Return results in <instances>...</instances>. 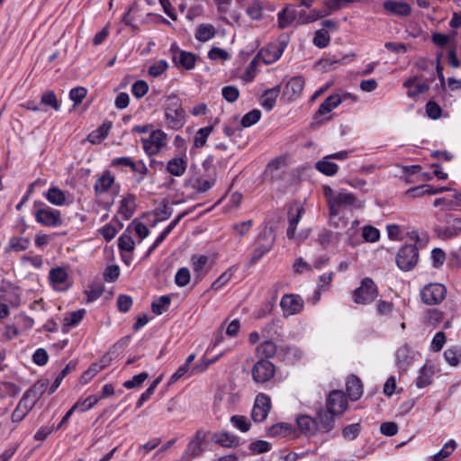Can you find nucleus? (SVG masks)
I'll list each match as a JSON object with an SVG mask.
<instances>
[{"instance_id":"f257e3e1","label":"nucleus","mask_w":461,"mask_h":461,"mask_svg":"<svg viewBox=\"0 0 461 461\" xmlns=\"http://www.w3.org/2000/svg\"><path fill=\"white\" fill-rule=\"evenodd\" d=\"M167 124L170 128H180L184 124L185 113L180 100L176 95L168 96L165 104Z\"/></svg>"},{"instance_id":"f03ea898","label":"nucleus","mask_w":461,"mask_h":461,"mask_svg":"<svg viewBox=\"0 0 461 461\" xmlns=\"http://www.w3.org/2000/svg\"><path fill=\"white\" fill-rule=\"evenodd\" d=\"M304 212V209L300 205L292 206L289 209L288 212V221L289 226L287 229V237L289 240H294L297 242H302L306 240L309 236V230H303L299 231L297 234L295 233L296 225L301 220L303 213Z\"/></svg>"},{"instance_id":"7ed1b4c3","label":"nucleus","mask_w":461,"mask_h":461,"mask_svg":"<svg viewBox=\"0 0 461 461\" xmlns=\"http://www.w3.org/2000/svg\"><path fill=\"white\" fill-rule=\"evenodd\" d=\"M378 295V291L374 281L366 277L362 279L361 285L353 292V300L357 304H367L373 302Z\"/></svg>"},{"instance_id":"20e7f679","label":"nucleus","mask_w":461,"mask_h":461,"mask_svg":"<svg viewBox=\"0 0 461 461\" xmlns=\"http://www.w3.org/2000/svg\"><path fill=\"white\" fill-rule=\"evenodd\" d=\"M419 258L416 245H406L400 249L396 256V264L403 271L412 269Z\"/></svg>"},{"instance_id":"39448f33","label":"nucleus","mask_w":461,"mask_h":461,"mask_svg":"<svg viewBox=\"0 0 461 461\" xmlns=\"http://www.w3.org/2000/svg\"><path fill=\"white\" fill-rule=\"evenodd\" d=\"M143 149L149 157L159 153L167 145V134L160 130L154 131L148 138L141 139Z\"/></svg>"},{"instance_id":"423d86ee","label":"nucleus","mask_w":461,"mask_h":461,"mask_svg":"<svg viewBox=\"0 0 461 461\" xmlns=\"http://www.w3.org/2000/svg\"><path fill=\"white\" fill-rule=\"evenodd\" d=\"M447 289L441 284H429L420 292L421 300L428 305H435L441 303L446 296Z\"/></svg>"},{"instance_id":"0eeeda50","label":"nucleus","mask_w":461,"mask_h":461,"mask_svg":"<svg viewBox=\"0 0 461 461\" xmlns=\"http://www.w3.org/2000/svg\"><path fill=\"white\" fill-rule=\"evenodd\" d=\"M304 302L298 294H286L282 296L280 307L285 317L292 316L301 312L303 309Z\"/></svg>"},{"instance_id":"6e6552de","label":"nucleus","mask_w":461,"mask_h":461,"mask_svg":"<svg viewBox=\"0 0 461 461\" xmlns=\"http://www.w3.org/2000/svg\"><path fill=\"white\" fill-rule=\"evenodd\" d=\"M275 375V366L268 360H258L252 368L253 380L256 383H266Z\"/></svg>"},{"instance_id":"1a4fd4ad","label":"nucleus","mask_w":461,"mask_h":461,"mask_svg":"<svg viewBox=\"0 0 461 461\" xmlns=\"http://www.w3.org/2000/svg\"><path fill=\"white\" fill-rule=\"evenodd\" d=\"M271 409L270 397L265 393H259L255 400L251 412V418L256 422L264 421Z\"/></svg>"},{"instance_id":"9d476101","label":"nucleus","mask_w":461,"mask_h":461,"mask_svg":"<svg viewBox=\"0 0 461 461\" xmlns=\"http://www.w3.org/2000/svg\"><path fill=\"white\" fill-rule=\"evenodd\" d=\"M348 408V399L342 391H332L326 401V409L337 414L342 415Z\"/></svg>"},{"instance_id":"9b49d317","label":"nucleus","mask_w":461,"mask_h":461,"mask_svg":"<svg viewBox=\"0 0 461 461\" xmlns=\"http://www.w3.org/2000/svg\"><path fill=\"white\" fill-rule=\"evenodd\" d=\"M283 50L275 44L268 45L267 48L262 49L250 61V67L253 68L259 62L266 64H272L278 60L282 56Z\"/></svg>"},{"instance_id":"f8f14e48","label":"nucleus","mask_w":461,"mask_h":461,"mask_svg":"<svg viewBox=\"0 0 461 461\" xmlns=\"http://www.w3.org/2000/svg\"><path fill=\"white\" fill-rule=\"evenodd\" d=\"M171 51L173 52L172 59L176 66H181L185 69H192L194 68L196 56L188 51L177 50L176 44L171 46Z\"/></svg>"},{"instance_id":"ddd939ff","label":"nucleus","mask_w":461,"mask_h":461,"mask_svg":"<svg viewBox=\"0 0 461 461\" xmlns=\"http://www.w3.org/2000/svg\"><path fill=\"white\" fill-rule=\"evenodd\" d=\"M337 414H333L330 411L326 408L319 410L315 418L318 430L328 433L331 431L335 427V417Z\"/></svg>"},{"instance_id":"4468645a","label":"nucleus","mask_w":461,"mask_h":461,"mask_svg":"<svg viewBox=\"0 0 461 461\" xmlns=\"http://www.w3.org/2000/svg\"><path fill=\"white\" fill-rule=\"evenodd\" d=\"M35 218L38 222L45 226H59L62 223L60 212L50 208L38 210Z\"/></svg>"},{"instance_id":"2eb2a0df","label":"nucleus","mask_w":461,"mask_h":461,"mask_svg":"<svg viewBox=\"0 0 461 461\" xmlns=\"http://www.w3.org/2000/svg\"><path fill=\"white\" fill-rule=\"evenodd\" d=\"M304 86V80L302 77H292L286 84L284 95L289 100H294L301 95Z\"/></svg>"},{"instance_id":"dca6fc26","label":"nucleus","mask_w":461,"mask_h":461,"mask_svg":"<svg viewBox=\"0 0 461 461\" xmlns=\"http://www.w3.org/2000/svg\"><path fill=\"white\" fill-rule=\"evenodd\" d=\"M383 5L385 11L399 16H408L411 12L410 5L406 2L387 0Z\"/></svg>"},{"instance_id":"f3484780","label":"nucleus","mask_w":461,"mask_h":461,"mask_svg":"<svg viewBox=\"0 0 461 461\" xmlns=\"http://www.w3.org/2000/svg\"><path fill=\"white\" fill-rule=\"evenodd\" d=\"M357 202V198L354 194L347 192H339V194L329 198L330 209L331 212L337 210L339 206L354 205Z\"/></svg>"},{"instance_id":"a211bd4d","label":"nucleus","mask_w":461,"mask_h":461,"mask_svg":"<svg viewBox=\"0 0 461 461\" xmlns=\"http://www.w3.org/2000/svg\"><path fill=\"white\" fill-rule=\"evenodd\" d=\"M34 405V402H32L23 395L12 414V421H22L25 418V416L32 411Z\"/></svg>"},{"instance_id":"6ab92c4d","label":"nucleus","mask_w":461,"mask_h":461,"mask_svg":"<svg viewBox=\"0 0 461 461\" xmlns=\"http://www.w3.org/2000/svg\"><path fill=\"white\" fill-rule=\"evenodd\" d=\"M280 91L281 86H276L273 88L267 89L263 93L260 98V104L266 111H271L274 108Z\"/></svg>"},{"instance_id":"aec40b11","label":"nucleus","mask_w":461,"mask_h":461,"mask_svg":"<svg viewBox=\"0 0 461 461\" xmlns=\"http://www.w3.org/2000/svg\"><path fill=\"white\" fill-rule=\"evenodd\" d=\"M205 438V435L198 430L193 439L189 442L188 447L185 450V455L189 457L198 456L203 453V442Z\"/></svg>"},{"instance_id":"412c9836","label":"nucleus","mask_w":461,"mask_h":461,"mask_svg":"<svg viewBox=\"0 0 461 461\" xmlns=\"http://www.w3.org/2000/svg\"><path fill=\"white\" fill-rule=\"evenodd\" d=\"M341 233L339 231L333 233L330 230H321L319 235L317 241L322 247L327 249L330 246L337 244L340 240Z\"/></svg>"},{"instance_id":"4be33fe9","label":"nucleus","mask_w":461,"mask_h":461,"mask_svg":"<svg viewBox=\"0 0 461 461\" xmlns=\"http://www.w3.org/2000/svg\"><path fill=\"white\" fill-rule=\"evenodd\" d=\"M49 385V381L47 379L45 380H39L36 382L32 388H30L28 391L25 392L23 394L26 398H28L30 401L36 402L39 401V399L42 396L44 393L47 386Z\"/></svg>"},{"instance_id":"5701e85b","label":"nucleus","mask_w":461,"mask_h":461,"mask_svg":"<svg viewBox=\"0 0 461 461\" xmlns=\"http://www.w3.org/2000/svg\"><path fill=\"white\" fill-rule=\"evenodd\" d=\"M209 258L205 255H194L191 258L192 267L194 275L199 277L205 275L208 270Z\"/></svg>"},{"instance_id":"b1692460","label":"nucleus","mask_w":461,"mask_h":461,"mask_svg":"<svg viewBox=\"0 0 461 461\" xmlns=\"http://www.w3.org/2000/svg\"><path fill=\"white\" fill-rule=\"evenodd\" d=\"M212 441L224 447H236L240 445V438L228 432L215 433Z\"/></svg>"},{"instance_id":"393cba45","label":"nucleus","mask_w":461,"mask_h":461,"mask_svg":"<svg viewBox=\"0 0 461 461\" xmlns=\"http://www.w3.org/2000/svg\"><path fill=\"white\" fill-rule=\"evenodd\" d=\"M347 393L352 401L358 400L363 393V386L359 378L351 375L347 381Z\"/></svg>"},{"instance_id":"a878e982","label":"nucleus","mask_w":461,"mask_h":461,"mask_svg":"<svg viewBox=\"0 0 461 461\" xmlns=\"http://www.w3.org/2000/svg\"><path fill=\"white\" fill-rule=\"evenodd\" d=\"M68 272L63 267H55L50 271L49 278L56 289L63 290L68 280Z\"/></svg>"},{"instance_id":"bb28decb","label":"nucleus","mask_w":461,"mask_h":461,"mask_svg":"<svg viewBox=\"0 0 461 461\" xmlns=\"http://www.w3.org/2000/svg\"><path fill=\"white\" fill-rule=\"evenodd\" d=\"M136 208L135 196L133 194H127L121 201V205L118 212L125 219L129 220Z\"/></svg>"},{"instance_id":"cd10ccee","label":"nucleus","mask_w":461,"mask_h":461,"mask_svg":"<svg viewBox=\"0 0 461 461\" xmlns=\"http://www.w3.org/2000/svg\"><path fill=\"white\" fill-rule=\"evenodd\" d=\"M298 428L306 435H314L318 430L315 419L308 415H301L296 420Z\"/></svg>"},{"instance_id":"c85d7f7f","label":"nucleus","mask_w":461,"mask_h":461,"mask_svg":"<svg viewBox=\"0 0 461 461\" xmlns=\"http://www.w3.org/2000/svg\"><path fill=\"white\" fill-rule=\"evenodd\" d=\"M187 163L181 158L170 159L167 165V170L173 176H181L186 169Z\"/></svg>"},{"instance_id":"c756f323","label":"nucleus","mask_w":461,"mask_h":461,"mask_svg":"<svg viewBox=\"0 0 461 461\" xmlns=\"http://www.w3.org/2000/svg\"><path fill=\"white\" fill-rule=\"evenodd\" d=\"M114 182V177L109 173L105 172L99 176L95 185V191L96 194H103L108 191Z\"/></svg>"},{"instance_id":"7c9ffc66","label":"nucleus","mask_w":461,"mask_h":461,"mask_svg":"<svg viewBox=\"0 0 461 461\" xmlns=\"http://www.w3.org/2000/svg\"><path fill=\"white\" fill-rule=\"evenodd\" d=\"M295 11L291 9L289 6L285 7L281 12L278 13V26L281 29L286 28L295 19Z\"/></svg>"},{"instance_id":"2f4dec72","label":"nucleus","mask_w":461,"mask_h":461,"mask_svg":"<svg viewBox=\"0 0 461 461\" xmlns=\"http://www.w3.org/2000/svg\"><path fill=\"white\" fill-rule=\"evenodd\" d=\"M341 103V98L339 95H330L326 100L320 105L318 113L325 115L331 112Z\"/></svg>"},{"instance_id":"473e14b6","label":"nucleus","mask_w":461,"mask_h":461,"mask_svg":"<svg viewBox=\"0 0 461 461\" xmlns=\"http://www.w3.org/2000/svg\"><path fill=\"white\" fill-rule=\"evenodd\" d=\"M276 352V346L271 340H265L256 348L258 357L269 358L275 356Z\"/></svg>"},{"instance_id":"72a5a7b5","label":"nucleus","mask_w":461,"mask_h":461,"mask_svg":"<svg viewBox=\"0 0 461 461\" xmlns=\"http://www.w3.org/2000/svg\"><path fill=\"white\" fill-rule=\"evenodd\" d=\"M85 313L86 311L84 309L68 313L64 319L63 331L68 332L70 327L78 324L82 321Z\"/></svg>"},{"instance_id":"f704fd0d","label":"nucleus","mask_w":461,"mask_h":461,"mask_svg":"<svg viewBox=\"0 0 461 461\" xmlns=\"http://www.w3.org/2000/svg\"><path fill=\"white\" fill-rule=\"evenodd\" d=\"M330 158H326V156L315 164V167L326 176H333L338 172V165L330 162Z\"/></svg>"},{"instance_id":"c9c22d12","label":"nucleus","mask_w":461,"mask_h":461,"mask_svg":"<svg viewBox=\"0 0 461 461\" xmlns=\"http://www.w3.org/2000/svg\"><path fill=\"white\" fill-rule=\"evenodd\" d=\"M433 375L432 366H424L420 371V375L416 380V385L419 388H424L430 384Z\"/></svg>"},{"instance_id":"e433bc0d","label":"nucleus","mask_w":461,"mask_h":461,"mask_svg":"<svg viewBox=\"0 0 461 461\" xmlns=\"http://www.w3.org/2000/svg\"><path fill=\"white\" fill-rule=\"evenodd\" d=\"M215 28L212 24H201L195 32V38L199 41H207L215 35Z\"/></svg>"},{"instance_id":"4c0bfd02","label":"nucleus","mask_w":461,"mask_h":461,"mask_svg":"<svg viewBox=\"0 0 461 461\" xmlns=\"http://www.w3.org/2000/svg\"><path fill=\"white\" fill-rule=\"evenodd\" d=\"M30 240L23 237H13L6 248V251H23L28 249Z\"/></svg>"},{"instance_id":"58836bf2","label":"nucleus","mask_w":461,"mask_h":461,"mask_svg":"<svg viewBox=\"0 0 461 461\" xmlns=\"http://www.w3.org/2000/svg\"><path fill=\"white\" fill-rule=\"evenodd\" d=\"M45 197L47 200L55 205H62L65 203L66 196L63 191L58 187H51L48 190Z\"/></svg>"},{"instance_id":"ea45409f","label":"nucleus","mask_w":461,"mask_h":461,"mask_svg":"<svg viewBox=\"0 0 461 461\" xmlns=\"http://www.w3.org/2000/svg\"><path fill=\"white\" fill-rule=\"evenodd\" d=\"M41 103L44 106H49L55 111H59L60 109L59 102L57 98V95L53 91H46L41 96Z\"/></svg>"},{"instance_id":"a19ab883","label":"nucleus","mask_w":461,"mask_h":461,"mask_svg":"<svg viewBox=\"0 0 461 461\" xmlns=\"http://www.w3.org/2000/svg\"><path fill=\"white\" fill-rule=\"evenodd\" d=\"M171 299L167 295L159 297L156 302L151 304L152 311L157 315H161L166 312L169 307Z\"/></svg>"},{"instance_id":"79ce46f5","label":"nucleus","mask_w":461,"mask_h":461,"mask_svg":"<svg viewBox=\"0 0 461 461\" xmlns=\"http://www.w3.org/2000/svg\"><path fill=\"white\" fill-rule=\"evenodd\" d=\"M456 441L454 439L449 440L448 442H447L444 445V447H442L441 450H439L438 453H436L433 456V460L440 461L444 458L448 457L452 454V452L456 449Z\"/></svg>"},{"instance_id":"37998d69","label":"nucleus","mask_w":461,"mask_h":461,"mask_svg":"<svg viewBox=\"0 0 461 461\" xmlns=\"http://www.w3.org/2000/svg\"><path fill=\"white\" fill-rule=\"evenodd\" d=\"M330 33L325 31L324 29L318 30L315 32L314 38H313V44L320 48H325L330 44Z\"/></svg>"},{"instance_id":"c03bdc74","label":"nucleus","mask_w":461,"mask_h":461,"mask_svg":"<svg viewBox=\"0 0 461 461\" xmlns=\"http://www.w3.org/2000/svg\"><path fill=\"white\" fill-rule=\"evenodd\" d=\"M273 246L266 243L258 244V246L254 249L251 254V258L249 260L250 265H254L257 261H258L262 257H264L267 253H268L272 249Z\"/></svg>"},{"instance_id":"a18cd8bd","label":"nucleus","mask_w":461,"mask_h":461,"mask_svg":"<svg viewBox=\"0 0 461 461\" xmlns=\"http://www.w3.org/2000/svg\"><path fill=\"white\" fill-rule=\"evenodd\" d=\"M233 275V267L224 271L211 285V289L219 290L223 287L231 278Z\"/></svg>"},{"instance_id":"49530a36","label":"nucleus","mask_w":461,"mask_h":461,"mask_svg":"<svg viewBox=\"0 0 461 461\" xmlns=\"http://www.w3.org/2000/svg\"><path fill=\"white\" fill-rule=\"evenodd\" d=\"M260 117L261 112L258 109H254L242 117L241 125L243 128L250 127L257 123L260 120Z\"/></svg>"},{"instance_id":"de8ad7c7","label":"nucleus","mask_w":461,"mask_h":461,"mask_svg":"<svg viewBox=\"0 0 461 461\" xmlns=\"http://www.w3.org/2000/svg\"><path fill=\"white\" fill-rule=\"evenodd\" d=\"M461 233V219H455L440 234L443 238H451Z\"/></svg>"},{"instance_id":"09e8293b","label":"nucleus","mask_w":461,"mask_h":461,"mask_svg":"<svg viewBox=\"0 0 461 461\" xmlns=\"http://www.w3.org/2000/svg\"><path fill=\"white\" fill-rule=\"evenodd\" d=\"M215 401L231 405L236 402V397L233 393L229 392L227 388H221L215 394Z\"/></svg>"},{"instance_id":"8fccbe9b","label":"nucleus","mask_w":461,"mask_h":461,"mask_svg":"<svg viewBox=\"0 0 461 461\" xmlns=\"http://www.w3.org/2000/svg\"><path fill=\"white\" fill-rule=\"evenodd\" d=\"M212 126L201 128L195 134V137L194 140V146L197 148L203 147L205 144L206 140H207L208 136L210 135V133L212 132Z\"/></svg>"},{"instance_id":"3c124183","label":"nucleus","mask_w":461,"mask_h":461,"mask_svg":"<svg viewBox=\"0 0 461 461\" xmlns=\"http://www.w3.org/2000/svg\"><path fill=\"white\" fill-rule=\"evenodd\" d=\"M104 293V286L102 284H93L86 291L87 302H94L97 300Z\"/></svg>"},{"instance_id":"603ef678","label":"nucleus","mask_w":461,"mask_h":461,"mask_svg":"<svg viewBox=\"0 0 461 461\" xmlns=\"http://www.w3.org/2000/svg\"><path fill=\"white\" fill-rule=\"evenodd\" d=\"M444 357L449 365L456 366L461 359V349L448 348L444 352Z\"/></svg>"},{"instance_id":"864d4df0","label":"nucleus","mask_w":461,"mask_h":461,"mask_svg":"<svg viewBox=\"0 0 461 461\" xmlns=\"http://www.w3.org/2000/svg\"><path fill=\"white\" fill-rule=\"evenodd\" d=\"M119 248L122 250L131 252L134 249V240L130 233L124 232L118 240Z\"/></svg>"},{"instance_id":"5fc2aeb1","label":"nucleus","mask_w":461,"mask_h":461,"mask_svg":"<svg viewBox=\"0 0 461 461\" xmlns=\"http://www.w3.org/2000/svg\"><path fill=\"white\" fill-rule=\"evenodd\" d=\"M167 68L168 64L166 60H158L149 67V75L157 77L162 75L167 70Z\"/></svg>"},{"instance_id":"6e6d98bb","label":"nucleus","mask_w":461,"mask_h":461,"mask_svg":"<svg viewBox=\"0 0 461 461\" xmlns=\"http://www.w3.org/2000/svg\"><path fill=\"white\" fill-rule=\"evenodd\" d=\"M360 429L361 426L359 423L350 424L342 429V435L346 439L353 440L358 436Z\"/></svg>"},{"instance_id":"4d7b16f0","label":"nucleus","mask_w":461,"mask_h":461,"mask_svg":"<svg viewBox=\"0 0 461 461\" xmlns=\"http://www.w3.org/2000/svg\"><path fill=\"white\" fill-rule=\"evenodd\" d=\"M175 281L178 286H185L190 282V272L188 268L181 267L178 269L175 276Z\"/></svg>"},{"instance_id":"13d9d810","label":"nucleus","mask_w":461,"mask_h":461,"mask_svg":"<svg viewBox=\"0 0 461 461\" xmlns=\"http://www.w3.org/2000/svg\"><path fill=\"white\" fill-rule=\"evenodd\" d=\"M215 184V178L212 176H210L207 179H197L194 184V188L199 193H204L208 191L210 188H212Z\"/></svg>"},{"instance_id":"bf43d9fd","label":"nucleus","mask_w":461,"mask_h":461,"mask_svg":"<svg viewBox=\"0 0 461 461\" xmlns=\"http://www.w3.org/2000/svg\"><path fill=\"white\" fill-rule=\"evenodd\" d=\"M230 421L241 432H247L250 429V424L245 416L234 415L230 418Z\"/></svg>"},{"instance_id":"052dcab7","label":"nucleus","mask_w":461,"mask_h":461,"mask_svg":"<svg viewBox=\"0 0 461 461\" xmlns=\"http://www.w3.org/2000/svg\"><path fill=\"white\" fill-rule=\"evenodd\" d=\"M276 240L275 231L271 227H265L258 236V241L274 246Z\"/></svg>"},{"instance_id":"680f3d73","label":"nucleus","mask_w":461,"mask_h":461,"mask_svg":"<svg viewBox=\"0 0 461 461\" xmlns=\"http://www.w3.org/2000/svg\"><path fill=\"white\" fill-rule=\"evenodd\" d=\"M86 89L82 86L72 88L69 92V97L75 105L79 104L86 95Z\"/></svg>"},{"instance_id":"e2e57ef3","label":"nucleus","mask_w":461,"mask_h":461,"mask_svg":"<svg viewBox=\"0 0 461 461\" xmlns=\"http://www.w3.org/2000/svg\"><path fill=\"white\" fill-rule=\"evenodd\" d=\"M411 362L409 349L407 348H401L397 351V364L402 368H406Z\"/></svg>"},{"instance_id":"0e129e2a","label":"nucleus","mask_w":461,"mask_h":461,"mask_svg":"<svg viewBox=\"0 0 461 461\" xmlns=\"http://www.w3.org/2000/svg\"><path fill=\"white\" fill-rule=\"evenodd\" d=\"M221 93L224 99L230 103L236 101L240 95L238 88L231 86H224Z\"/></svg>"},{"instance_id":"69168bd1","label":"nucleus","mask_w":461,"mask_h":461,"mask_svg":"<svg viewBox=\"0 0 461 461\" xmlns=\"http://www.w3.org/2000/svg\"><path fill=\"white\" fill-rule=\"evenodd\" d=\"M149 90L148 84L143 80H139L135 82L132 86V94L137 97L140 98L144 96Z\"/></svg>"},{"instance_id":"338daca9","label":"nucleus","mask_w":461,"mask_h":461,"mask_svg":"<svg viewBox=\"0 0 461 461\" xmlns=\"http://www.w3.org/2000/svg\"><path fill=\"white\" fill-rule=\"evenodd\" d=\"M132 305V299L129 295L120 294L117 298V306L120 312H126Z\"/></svg>"},{"instance_id":"774afa93","label":"nucleus","mask_w":461,"mask_h":461,"mask_svg":"<svg viewBox=\"0 0 461 461\" xmlns=\"http://www.w3.org/2000/svg\"><path fill=\"white\" fill-rule=\"evenodd\" d=\"M426 112H427L428 116L434 120L438 119L441 116V108L434 101H429L427 104Z\"/></svg>"}]
</instances>
